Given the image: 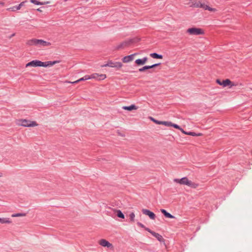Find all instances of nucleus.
Returning a JSON list of instances; mask_svg holds the SVG:
<instances>
[{
    "label": "nucleus",
    "instance_id": "nucleus-1",
    "mask_svg": "<svg viewBox=\"0 0 252 252\" xmlns=\"http://www.w3.org/2000/svg\"><path fill=\"white\" fill-rule=\"evenodd\" d=\"M186 4L191 7L202 8L204 10H207L210 12H216L217 9L215 8L210 7L204 2H202L199 0H189Z\"/></svg>",
    "mask_w": 252,
    "mask_h": 252
},
{
    "label": "nucleus",
    "instance_id": "nucleus-2",
    "mask_svg": "<svg viewBox=\"0 0 252 252\" xmlns=\"http://www.w3.org/2000/svg\"><path fill=\"white\" fill-rule=\"evenodd\" d=\"M60 63L59 61H55L53 62L48 61L45 62H42L39 60H33L30 62H29L26 64V67H48V66H52L53 65L58 63Z\"/></svg>",
    "mask_w": 252,
    "mask_h": 252
},
{
    "label": "nucleus",
    "instance_id": "nucleus-3",
    "mask_svg": "<svg viewBox=\"0 0 252 252\" xmlns=\"http://www.w3.org/2000/svg\"><path fill=\"white\" fill-rule=\"evenodd\" d=\"M16 124L19 126L24 127H35L38 126V124L35 121L24 119L17 120Z\"/></svg>",
    "mask_w": 252,
    "mask_h": 252
},
{
    "label": "nucleus",
    "instance_id": "nucleus-4",
    "mask_svg": "<svg viewBox=\"0 0 252 252\" xmlns=\"http://www.w3.org/2000/svg\"><path fill=\"white\" fill-rule=\"evenodd\" d=\"M174 181L180 184L186 185L194 189L198 187V185L197 184L192 182L191 181L189 180L186 177L183 178L181 179H175Z\"/></svg>",
    "mask_w": 252,
    "mask_h": 252
},
{
    "label": "nucleus",
    "instance_id": "nucleus-5",
    "mask_svg": "<svg viewBox=\"0 0 252 252\" xmlns=\"http://www.w3.org/2000/svg\"><path fill=\"white\" fill-rule=\"evenodd\" d=\"M187 33L190 35H204V30L201 28L192 27L188 29L187 30Z\"/></svg>",
    "mask_w": 252,
    "mask_h": 252
},
{
    "label": "nucleus",
    "instance_id": "nucleus-6",
    "mask_svg": "<svg viewBox=\"0 0 252 252\" xmlns=\"http://www.w3.org/2000/svg\"><path fill=\"white\" fill-rule=\"evenodd\" d=\"M216 82L220 85L222 86L223 87L230 86V87L234 86V84L228 79L221 81L220 79H217Z\"/></svg>",
    "mask_w": 252,
    "mask_h": 252
},
{
    "label": "nucleus",
    "instance_id": "nucleus-7",
    "mask_svg": "<svg viewBox=\"0 0 252 252\" xmlns=\"http://www.w3.org/2000/svg\"><path fill=\"white\" fill-rule=\"evenodd\" d=\"M98 243L103 247H106L107 248H109L111 250H113L114 248V247L113 245L109 242L107 240L104 239H101L99 240L98 242Z\"/></svg>",
    "mask_w": 252,
    "mask_h": 252
},
{
    "label": "nucleus",
    "instance_id": "nucleus-8",
    "mask_svg": "<svg viewBox=\"0 0 252 252\" xmlns=\"http://www.w3.org/2000/svg\"><path fill=\"white\" fill-rule=\"evenodd\" d=\"M90 78L91 79H94L96 80L100 81L105 79L106 78V75L104 74H98L96 73H93L91 75H90Z\"/></svg>",
    "mask_w": 252,
    "mask_h": 252
},
{
    "label": "nucleus",
    "instance_id": "nucleus-9",
    "mask_svg": "<svg viewBox=\"0 0 252 252\" xmlns=\"http://www.w3.org/2000/svg\"><path fill=\"white\" fill-rule=\"evenodd\" d=\"M103 66H109L110 67H114L120 69L123 66V64L119 62H112V61H110L107 64L104 65Z\"/></svg>",
    "mask_w": 252,
    "mask_h": 252
},
{
    "label": "nucleus",
    "instance_id": "nucleus-10",
    "mask_svg": "<svg viewBox=\"0 0 252 252\" xmlns=\"http://www.w3.org/2000/svg\"><path fill=\"white\" fill-rule=\"evenodd\" d=\"M174 128H178V129H180L183 133H184L185 134L191 135L192 136H201L202 135V133H196L193 132H186L182 128H181L179 126H178L177 125H176V124H174Z\"/></svg>",
    "mask_w": 252,
    "mask_h": 252
},
{
    "label": "nucleus",
    "instance_id": "nucleus-11",
    "mask_svg": "<svg viewBox=\"0 0 252 252\" xmlns=\"http://www.w3.org/2000/svg\"><path fill=\"white\" fill-rule=\"evenodd\" d=\"M174 128H178V129H180L183 133H184L185 134L191 135L192 136H201L202 135V133H196L193 132H186L182 128H181L179 126H178L177 125H176V124H174Z\"/></svg>",
    "mask_w": 252,
    "mask_h": 252
},
{
    "label": "nucleus",
    "instance_id": "nucleus-12",
    "mask_svg": "<svg viewBox=\"0 0 252 252\" xmlns=\"http://www.w3.org/2000/svg\"><path fill=\"white\" fill-rule=\"evenodd\" d=\"M138 55V53H134L128 56L124 57L122 59V62L124 63H128L132 62L134 60V57Z\"/></svg>",
    "mask_w": 252,
    "mask_h": 252
},
{
    "label": "nucleus",
    "instance_id": "nucleus-13",
    "mask_svg": "<svg viewBox=\"0 0 252 252\" xmlns=\"http://www.w3.org/2000/svg\"><path fill=\"white\" fill-rule=\"evenodd\" d=\"M142 211L144 214L148 216L151 219H152V220L155 219L156 215L153 212L150 211L149 210L146 209H142Z\"/></svg>",
    "mask_w": 252,
    "mask_h": 252
},
{
    "label": "nucleus",
    "instance_id": "nucleus-14",
    "mask_svg": "<svg viewBox=\"0 0 252 252\" xmlns=\"http://www.w3.org/2000/svg\"><path fill=\"white\" fill-rule=\"evenodd\" d=\"M51 45V43L46 41H44L42 39H38L37 45L38 47H45L49 46Z\"/></svg>",
    "mask_w": 252,
    "mask_h": 252
},
{
    "label": "nucleus",
    "instance_id": "nucleus-15",
    "mask_svg": "<svg viewBox=\"0 0 252 252\" xmlns=\"http://www.w3.org/2000/svg\"><path fill=\"white\" fill-rule=\"evenodd\" d=\"M148 59V58L146 57L142 59H138L135 60V63L137 65H142L147 62Z\"/></svg>",
    "mask_w": 252,
    "mask_h": 252
},
{
    "label": "nucleus",
    "instance_id": "nucleus-16",
    "mask_svg": "<svg viewBox=\"0 0 252 252\" xmlns=\"http://www.w3.org/2000/svg\"><path fill=\"white\" fill-rule=\"evenodd\" d=\"M37 41L38 39L35 38H32L31 39H29L26 41V45L29 46H37Z\"/></svg>",
    "mask_w": 252,
    "mask_h": 252
},
{
    "label": "nucleus",
    "instance_id": "nucleus-17",
    "mask_svg": "<svg viewBox=\"0 0 252 252\" xmlns=\"http://www.w3.org/2000/svg\"><path fill=\"white\" fill-rule=\"evenodd\" d=\"M89 79H90V75H85L84 77H83L80 78L79 79H78L76 81H75L74 82H70V81H66V82L68 83H71V84H75V83H77L80 81H85V80H89Z\"/></svg>",
    "mask_w": 252,
    "mask_h": 252
},
{
    "label": "nucleus",
    "instance_id": "nucleus-18",
    "mask_svg": "<svg viewBox=\"0 0 252 252\" xmlns=\"http://www.w3.org/2000/svg\"><path fill=\"white\" fill-rule=\"evenodd\" d=\"M122 108L124 110L130 111L134 110H137L138 109V107H137L134 104H132V105H131L128 106H124L122 107Z\"/></svg>",
    "mask_w": 252,
    "mask_h": 252
},
{
    "label": "nucleus",
    "instance_id": "nucleus-19",
    "mask_svg": "<svg viewBox=\"0 0 252 252\" xmlns=\"http://www.w3.org/2000/svg\"><path fill=\"white\" fill-rule=\"evenodd\" d=\"M11 220L7 218H0V223L1 224H11Z\"/></svg>",
    "mask_w": 252,
    "mask_h": 252
},
{
    "label": "nucleus",
    "instance_id": "nucleus-20",
    "mask_svg": "<svg viewBox=\"0 0 252 252\" xmlns=\"http://www.w3.org/2000/svg\"><path fill=\"white\" fill-rule=\"evenodd\" d=\"M158 64H153V65H152L144 66L143 67H142L141 68H139V71H140V72H143V71H145L147 69L154 68V67L158 66Z\"/></svg>",
    "mask_w": 252,
    "mask_h": 252
},
{
    "label": "nucleus",
    "instance_id": "nucleus-21",
    "mask_svg": "<svg viewBox=\"0 0 252 252\" xmlns=\"http://www.w3.org/2000/svg\"><path fill=\"white\" fill-rule=\"evenodd\" d=\"M160 211L166 218H169V219L173 218V216H172L170 213H168L165 210L161 209Z\"/></svg>",
    "mask_w": 252,
    "mask_h": 252
},
{
    "label": "nucleus",
    "instance_id": "nucleus-22",
    "mask_svg": "<svg viewBox=\"0 0 252 252\" xmlns=\"http://www.w3.org/2000/svg\"><path fill=\"white\" fill-rule=\"evenodd\" d=\"M114 211L115 213H116L117 214V216H118V217L122 218V219L125 218V216L123 214V213L121 212V210L115 209L114 210Z\"/></svg>",
    "mask_w": 252,
    "mask_h": 252
},
{
    "label": "nucleus",
    "instance_id": "nucleus-23",
    "mask_svg": "<svg viewBox=\"0 0 252 252\" xmlns=\"http://www.w3.org/2000/svg\"><path fill=\"white\" fill-rule=\"evenodd\" d=\"M150 56L154 59H162V56L158 55L157 53H152L150 54Z\"/></svg>",
    "mask_w": 252,
    "mask_h": 252
},
{
    "label": "nucleus",
    "instance_id": "nucleus-24",
    "mask_svg": "<svg viewBox=\"0 0 252 252\" xmlns=\"http://www.w3.org/2000/svg\"><path fill=\"white\" fill-rule=\"evenodd\" d=\"M151 234H152V235L157 238L159 241H161L163 239L162 237L158 233L156 232H151Z\"/></svg>",
    "mask_w": 252,
    "mask_h": 252
},
{
    "label": "nucleus",
    "instance_id": "nucleus-25",
    "mask_svg": "<svg viewBox=\"0 0 252 252\" xmlns=\"http://www.w3.org/2000/svg\"><path fill=\"white\" fill-rule=\"evenodd\" d=\"M30 1L32 3L35 4L36 5H43V4H45L49 3V2H38L36 0H30Z\"/></svg>",
    "mask_w": 252,
    "mask_h": 252
},
{
    "label": "nucleus",
    "instance_id": "nucleus-26",
    "mask_svg": "<svg viewBox=\"0 0 252 252\" xmlns=\"http://www.w3.org/2000/svg\"><path fill=\"white\" fill-rule=\"evenodd\" d=\"M26 216V214L25 213H17V214H14L11 215V217L13 218L14 217H25Z\"/></svg>",
    "mask_w": 252,
    "mask_h": 252
},
{
    "label": "nucleus",
    "instance_id": "nucleus-27",
    "mask_svg": "<svg viewBox=\"0 0 252 252\" xmlns=\"http://www.w3.org/2000/svg\"><path fill=\"white\" fill-rule=\"evenodd\" d=\"M129 217L130 218V221L131 222H134L135 220V215L134 213L133 212L131 213L129 215Z\"/></svg>",
    "mask_w": 252,
    "mask_h": 252
},
{
    "label": "nucleus",
    "instance_id": "nucleus-28",
    "mask_svg": "<svg viewBox=\"0 0 252 252\" xmlns=\"http://www.w3.org/2000/svg\"><path fill=\"white\" fill-rule=\"evenodd\" d=\"M161 125H165V126H173L172 123L168 122H165V121H161Z\"/></svg>",
    "mask_w": 252,
    "mask_h": 252
},
{
    "label": "nucleus",
    "instance_id": "nucleus-29",
    "mask_svg": "<svg viewBox=\"0 0 252 252\" xmlns=\"http://www.w3.org/2000/svg\"><path fill=\"white\" fill-rule=\"evenodd\" d=\"M150 119H151V120L153 122H154L155 123H156V124H158V125H160V124H161V121H158L156 120H155V119H154V118H152V117H151Z\"/></svg>",
    "mask_w": 252,
    "mask_h": 252
},
{
    "label": "nucleus",
    "instance_id": "nucleus-30",
    "mask_svg": "<svg viewBox=\"0 0 252 252\" xmlns=\"http://www.w3.org/2000/svg\"><path fill=\"white\" fill-rule=\"evenodd\" d=\"M24 2H22L18 5L16 6V10H19L21 9V7L23 6Z\"/></svg>",
    "mask_w": 252,
    "mask_h": 252
},
{
    "label": "nucleus",
    "instance_id": "nucleus-31",
    "mask_svg": "<svg viewBox=\"0 0 252 252\" xmlns=\"http://www.w3.org/2000/svg\"><path fill=\"white\" fill-rule=\"evenodd\" d=\"M7 10H9V11H17L16 10V6L10 7V8H8Z\"/></svg>",
    "mask_w": 252,
    "mask_h": 252
},
{
    "label": "nucleus",
    "instance_id": "nucleus-32",
    "mask_svg": "<svg viewBox=\"0 0 252 252\" xmlns=\"http://www.w3.org/2000/svg\"><path fill=\"white\" fill-rule=\"evenodd\" d=\"M137 225H138L139 226H140V227H142V228H145V226H144L142 223H141V222H138L137 223Z\"/></svg>",
    "mask_w": 252,
    "mask_h": 252
},
{
    "label": "nucleus",
    "instance_id": "nucleus-33",
    "mask_svg": "<svg viewBox=\"0 0 252 252\" xmlns=\"http://www.w3.org/2000/svg\"><path fill=\"white\" fill-rule=\"evenodd\" d=\"M15 35V33H13L12 34H11L10 35V36L9 37V38H12V37L14 36Z\"/></svg>",
    "mask_w": 252,
    "mask_h": 252
},
{
    "label": "nucleus",
    "instance_id": "nucleus-34",
    "mask_svg": "<svg viewBox=\"0 0 252 252\" xmlns=\"http://www.w3.org/2000/svg\"><path fill=\"white\" fill-rule=\"evenodd\" d=\"M124 43H123V44H121V45H120L119 46V47H118V49H120V48H121V47H122V46H123V45H124Z\"/></svg>",
    "mask_w": 252,
    "mask_h": 252
},
{
    "label": "nucleus",
    "instance_id": "nucleus-35",
    "mask_svg": "<svg viewBox=\"0 0 252 252\" xmlns=\"http://www.w3.org/2000/svg\"><path fill=\"white\" fill-rule=\"evenodd\" d=\"M146 230H147L148 231H149V232H150L151 233V232H153L152 231H151L149 228H145Z\"/></svg>",
    "mask_w": 252,
    "mask_h": 252
},
{
    "label": "nucleus",
    "instance_id": "nucleus-36",
    "mask_svg": "<svg viewBox=\"0 0 252 252\" xmlns=\"http://www.w3.org/2000/svg\"><path fill=\"white\" fill-rule=\"evenodd\" d=\"M3 176V174L1 172H0V177Z\"/></svg>",
    "mask_w": 252,
    "mask_h": 252
},
{
    "label": "nucleus",
    "instance_id": "nucleus-37",
    "mask_svg": "<svg viewBox=\"0 0 252 252\" xmlns=\"http://www.w3.org/2000/svg\"><path fill=\"white\" fill-rule=\"evenodd\" d=\"M37 11H39V12H41V11H42V10H40V8H38V9H37Z\"/></svg>",
    "mask_w": 252,
    "mask_h": 252
},
{
    "label": "nucleus",
    "instance_id": "nucleus-38",
    "mask_svg": "<svg viewBox=\"0 0 252 252\" xmlns=\"http://www.w3.org/2000/svg\"><path fill=\"white\" fill-rule=\"evenodd\" d=\"M0 4H1L2 5H4V3L2 2H0Z\"/></svg>",
    "mask_w": 252,
    "mask_h": 252
}]
</instances>
